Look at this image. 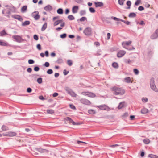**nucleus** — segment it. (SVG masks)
Segmentation results:
<instances>
[{"instance_id":"1","label":"nucleus","mask_w":158,"mask_h":158,"mask_svg":"<svg viewBox=\"0 0 158 158\" xmlns=\"http://www.w3.org/2000/svg\"><path fill=\"white\" fill-rule=\"evenodd\" d=\"M111 90L113 92V94L115 95H123L125 92V91L124 89L116 86H114L111 88Z\"/></svg>"},{"instance_id":"2","label":"nucleus","mask_w":158,"mask_h":158,"mask_svg":"<svg viewBox=\"0 0 158 158\" xmlns=\"http://www.w3.org/2000/svg\"><path fill=\"white\" fill-rule=\"evenodd\" d=\"M150 86L152 89L156 92H158V89L156 87L154 84V78H152L151 79Z\"/></svg>"},{"instance_id":"3","label":"nucleus","mask_w":158,"mask_h":158,"mask_svg":"<svg viewBox=\"0 0 158 158\" xmlns=\"http://www.w3.org/2000/svg\"><path fill=\"white\" fill-rule=\"evenodd\" d=\"M81 94L93 98L96 96V95L94 93L88 92H83Z\"/></svg>"},{"instance_id":"4","label":"nucleus","mask_w":158,"mask_h":158,"mask_svg":"<svg viewBox=\"0 0 158 158\" xmlns=\"http://www.w3.org/2000/svg\"><path fill=\"white\" fill-rule=\"evenodd\" d=\"M80 101L82 104L86 105H90L91 103V102L89 101L84 98L81 99L80 100Z\"/></svg>"},{"instance_id":"5","label":"nucleus","mask_w":158,"mask_h":158,"mask_svg":"<svg viewBox=\"0 0 158 158\" xmlns=\"http://www.w3.org/2000/svg\"><path fill=\"white\" fill-rule=\"evenodd\" d=\"M83 32L85 35H89L92 34L91 29L89 27H87L84 30Z\"/></svg>"},{"instance_id":"6","label":"nucleus","mask_w":158,"mask_h":158,"mask_svg":"<svg viewBox=\"0 0 158 158\" xmlns=\"http://www.w3.org/2000/svg\"><path fill=\"white\" fill-rule=\"evenodd\" d=\"M158 38V29H157L151 36L150 38L151 39L154 40Z\"/></svg>"},{"instance_id":"7","label":"nucleus","mask_w":158,"mask_h":158,"mask_svg":"<svg viewBox=\"0 0 158 158\" xmlns=\"http://www.w3.org/2000/svg\"><path fill=\"white\" fill-rule=\"evenodd\" d=\"M32 16L33 17L35 20H38L40 18V16L39 15V12L37 11L33 12L32 14Z\"/></svg>"},{"instance_id":"8","label":"nucleus","mask_w":158,"mask_h":158,"mask_svg":"<svg viewBox=\"0 0 158 158\" xmlns=\"http://www.w3.org/2000/svg\"><path fill=\"white\" fill-rule=\"evenodd\" d=\"M126 53V52L125 51L120 50L118 52L117 56L118 57H121L123 56Z\"/></svg>"},{"instance_id":"9","label":"nucleus","mask_w":158,"mask_h":158,"mask_svg":"<svg viewBox=\"0 0 158 158\" xmlns=\"http://www.w3.org/2000/svg\"><path fill=\"white\" fill-rule=\"evenodd\" d=\"M12 17L16 19H18L20 21H22L23 20V19L20 15H12Z\"/></svg>"},{"instance_id":"10","label":"nucleus","mask_w":158,"mask_h":158,"mask_svg":"<svg viewBox=\"0 0 158 158\" xmlns=\"http://www.w3.org/2000/svg\"><path fill=\"white\" fill-rule=\"evenodd\" d=\"M97 107L101 110H107L109 109V107L106 105L98 106Z\"/></svg>"},{"instance_id":"11","label":"nucleus","mask_w":158,"mask_h":158,"mask_svg":"<svg viewBox=\"0 0 158 158\" xmlns=\"http://www.w3.org/2000/svg\"><path fill=\"white\" fill-rule=\"evenodd\" d=\"M13 38L17 42H20L22 40L21 37L19 35H14L13 36Z\"/></svg>"},{"instance_id":"12","label":"nucleus","mask_w":158,"mask_h":158,"mask_svg":"<svg viewBox=\"0 0 158 158\" xmlns=\"http://www.w3.org/2000/svg\"><path fill=\"white\" fill-rule=\"evenodd\" d=\"M132 43L131 41H125L123 42L122 43V45L123 47L125 48H126L125 47L126 45H130Z\"/></svg>"},{"instance_id":"13","label":"nucleus","mask_w":158,"mask_h":158,"mask_svg":"<svg viewBox=\"0 0 158 158\" xmlns=\"http://www.w3.org/2000/svg\"><path fill=\"white\" fill-rule=\"evenodd\" d=\"M44 10L47 11H50L52 9V7L50 5H48L44 7Z\"/></svg>"},{"instance_id":"14","label":"nucleus","mask_w":158,"mask_h":158,"mask_svg":"<svg viewBox=\"0 0 158 158\" xmlns=\"http://www.w3.org/2000/svg\"><path fill=\"white\" fill-rule=\"evenodd\" d=\"M54 23H53V25L54 26H56V25H58L60 23H61V22L62 23L63 22V20L62 19H60V20H58L56 21H54Z\"/></svg>"},{"instance_id":"15","label":"nucleus","mask_w":158,"mask_h":158,"mask_svg":"<svg viewBox=\"0 0 158 158\" xmlns=\"http://www.w3.org/2000/svg\"><path fill=\"white\" fill-rule=\"evenodd\" d=\"M94 4L96 7H101L103 6V3L101 2H94Z\"/></svg>"},{"instance_id":"16","label":"nucleus","mask_w":158,"mask_h":158,"mask_svg":"<svg viewBox=\"0 0 158 158\" xmlns=\"http://www.w3.org/2000/svg\"><path fill=\"white\" fill-rule=\"evenodd\" d=\"M78 10V7L77 6H74L72 8V11L73 13H76Z\"/></svg>"},{"instance_id":"17","label":"nucleus","mask_w":158,"mask_h":158,"mask_svg":"<svg viewBox=\"0 0 158 158\" xmlns=\"http://www.w3.org/2000/svg\"><path fill=\"white\" fill-rule=\"evenodd\" d=\"M38 151L41 153H47L48 152V151L46 149H43L41 148H39Z\"/></svg>"},{"instance_id":"18","label":"nucleus","mask_w":158,"mask_h":158,"mask_svg":"<svg viewBox=\"0 0 158 158\" xmlns=\"http://www.w3.org/2000/svg\"><path fill=\"white\" fill-rule=\"evenodd\" d=\"M124 81L125 82L127 83H129L130 82H132V81H131V80L130 77H127L124 79Z\"/></svg>"},{"instance_id":"19","label":"nucleus","mask_w":158,"mask_h":158,"mask_svg":"<svg viewBox=\"0 0 158 158\" xmlns=\"http://www.w3.org/2000/svg\"><path fill=\"white\" fill-rule=\"evenodd\" d=\"M65 23L64 22H63L62 23H61L60 24V26L61 27H59L58 28H56V31H60V30L62 29V27H63L65 25Z\"/></svg>"},{"instance_id":"20","label":"nucleus","mask_w":158,"mask_h":158,"mask_svg":"<svg viewBox=\"0 0 158 158\" xmlns=\"http://www.w3.org/2000/svg\"><path fill=\"white\" fill-rule=\"evenodd\" d=\"M148 110L145 108H143L142 109L141 111V112L143 114H145L148 113Z\"/></svg>"},{"instance_id":"21","label":"nucleus","mask_w":158,"mask_h":158,"mask_svg":"<svg viewBox=\"0 0 158 158\" xmlns=\"http://www.w3.org/2000/svg\"><path fill=\"white\" fill-rule=\"evenodd\" d=\"M64 88V90L68 94L72 90L69 87L67 86H65Z\"/></svg>"},{"instance_id":"22","label":"nucleus","mask_w":158,"mask_h":158,"mask_svg":"<svg viewBox=\"0 0 158 158\" xmlns=\"http://www.w3.org/2000/svg\"><path fill=\"white\" fill-rule=\"evenodd\" d=\"M8 136L10 137H13L16 135V134L14 132H8Z\"/></svg>"},{"instance_id":"23","label":"nucleus","mask_w":158,"mask_h":158,"mask_svg":"<svg viewBox=\"0 0 158 158\" xmlns=\"http://www.w3.org/2000/svg\"><path fill=\"white\" fill-rule=\"evenodd\" d=\"M124 103H125L124 102H121L119 103V104L118 106V108L119 109H121L124 106Z\"/></svg>"},{"instance_id":"24","label":"nucleus","mask_w":158,"mask_h":158,"mask_svg":"<svg viewBox=\"0 0 158 158\" xmlns=\"http://www.w3.org/2000/svg\"><path fill=\"white\" fill-rule=\"evenodd\" d=\"M126 4L128 6V7H127L126 9H130V7L131 4V1L129 0L127 1Z\"/></svg>"},{"instance_id":"25","label":"nucleus","mask_w":158,"mask_h":158,"mask_svg":"<svg viewBox=\"0 0 158 158\" xmlns=\"http://www.w3.org/2000/svg\"><path fill=\"white\" fill-rule=\"evenodd\" d=\"M47 27V23L45 22L44 24L43 25L42 28H41V31H44L46 29Z\"/></svg>"},{"instance_id":"26","label":"nucleus","mask_w":158,"mask_h":158,"mask_svg":"<svg viewBox=\"0 0 158 158\" xmlns=\"http://www.w3.org/2000/svg\"><path fill=\"white\" fill-rule=\"evenodd\" d=\"M27 6H23L21 9V11L22 12H24L27 11Z\"/></svg>"},{"instance_id":"27","label":"nucleus","mask_w":158,"mask_h":158,"mask_svg":"<svg viewBox=\"0 0 158 158\" xmlns=\"http://www.w3.org/2000/svg\"><path fill=\"white\" fill-rule=\"evenodd\" d=\"M0 45L3 46H7L8 45L7 43L3 42L2 40H0Z\"/></svg>"},{"instance_id":"28","label":"nucleus","mask_w":158,"mask_h":158,"mask_svg":"<svg viewBox=\"0 0 158 158\" xmlns=\"http://www.w3.org/2000/svg\"><path fill=\"white\" fill-rule=\"evenodd\" d=\"M30 23V22L29 21H26L24 22L22 24L23 26H25L26 25H29Z\"/></svg>"},{"instance_id":"29","label":"nucleus","mask_w":158,"mask_h":158,"mask_svg":"<svg viewBox=\"0 0 158 158\" xmlns=\"http://www.w3.org/2000/svg\"><path fill=\"white\" fill-rule=\"evenodd\" d=\"M54 111L51 109L47 110V112L48 114H52L54 113Z\"/></svg>"},{"instance_id":"30","label":"nucleus","mask_w":158,"mask_h":158,"mask_svg":"<svg viewBox=\"0 0 158 158\" xmlns=\"http://www.w3.org/2000/svg\"><path fill=\"white\" fill-rule=\"evenodd\" d=\"M69 94L74 97H76L77 96V95L72 90Z\"/></svg>"},{"instance_id":"31","label":"nucleus","mask_w":158,"mask_h":158,"mask_svg":"<svg viewBox=\"0 0 158 158\" xmlns=\"http://www.w3.org/2000/svg\"><path fill=\"white\" fill-rule=\"evenodd\" d=\"M136 16V14L134 13H131L129 15L130 18L135 17Z\"/></svg>"},{"instance_id":"32","label":"nucleus","mask_w":158,"mask_h":158,"mask_svg":"<svg viewBox=\"0 0 158 158\" xmlns=\"http://www.w3.org/2000/svg\"><path fill=\"white\" fill-rule=\"evenodd\" d=\"M56 62L58 64H62L63 62V60L61 58H58L56 61Z\"/></svg>"},{"instance_id":"33","label":"nucleus","mask_w":158,"mask_h":158,"mask_svg":"<svg viewBox=\"0 0 158 158\" xmlns=\"http://www.w3.org/2000/svg\"><path fill=\"white\" fill-rule=\"evenodd\" d=\"M112 66L115 68H117L118 67V65L117 63L114 62L112 64Z\"/></svg>"},{"instance_id":"34","label":"nucleus","mask_w":158,"mask_h":158,"mask_svg":"<svg viewBox=\"0 0 158 158\" xmlns=\"http://www.w3.org/2000/svg\"><path fill=\"white\" fill-rule=\"evenodd\" d=\"M0 36H2L4 35H5L6 34H7L6 32H5V30H3L0 32Z\"/></svg>"},{"instance_id":"35","label":"nucleus","mask_w":158,"mask_h":158,"mask_svg":"<svg viewBox=\"0 0 158 158\" xmlns=\"http://www.w3.org/2000/svg\"><path fill=\"white\" fill-rule=\"evenodd\" d=\"M88 113L90 114H94L95 113V111L91 109L88 110Z\"/></svg>"},{"instance_id":"36","label":"nucleus","mask_w":158,"mask_h":158,"mask_svg":"<svg viewBox=\"0 0 158 158\" xmlns=\"http://www.w3.org/2000/svg\"><path fill=\"white\" fill-rule=\"evenodd\" d=\"M149 157L150 158H158V156L152 154L149 155Z\"/></svg>"},{"instance_id":"37","label":"nucleus","mask_w":158,"mask_h":158,"mask_svg":"<svg viewBox=\"0 0 158 158\" xmlns=\"http://www.w3.org/2000/svg\"><path fill=\"white\" fill-rule=\"evenodd\" d=\"M57 13L60 14H62L63 13V10L61 8H59L57 10Z\"/></svg>"},{"instance_id":"38","label":"nucleus","mask_w":158,"mask_h":158,"mask_svg":"<svg viewBox=\"0 0 158 158\" xmlns=\"http://www.w3.org/2000/svg\"><path fill=\"white\" fill-rule=\"evenodd\" d=\"M68 19L70 20H73L74 19V17L72 15H69L68 17Z\"/></svg>"},{"instance_id":"39","label":"nucleus","mask_w":158,"mask_h":158,"mask_svg":"<svg viewBox=\"0 0 158 158\" xmlns=\"http://www.w3.org/2000/svg\"><path fill=\"white\" fill-rule=\"evenodd\" d=\"M125 0H118V3L121 5H123L124 4V2Z\"/></svg>"},{"instance_id":"40","label":"nucleus","mask_w":158,"mask_h":158,"mask_svg":"<svg viewBox=\"0 0 158 158\" xmlns=\"http://www.w3.org/2000/svg\"><path fill=\"white\" fill-rule=\"evenodd\" d=\"M37 82L39 84H41L42 82V78L40 77L37 79Z\"/></svg>"},{"instance_id":"41","label":"nucleus","mask_w":158,"mask_h":158,"mask_svg":"<svg viewBox=\"0 0 158 158\" xmlns=\"http://www.w3.org/2000/svg\"><path fill=\"white\" fill-rule=\"evenodd\" d=\"M68 64L69 66H71L73 64L72 61L70 60H68L67 61Z\"/></svg>"},{"instance_id":"42","label":"nucleus","mask_w":158,"mask_h":158,"mask_svg":"<svg viewBox=\"0 0 158 158\" xmlns=\"http://www.w3.org/2000/svg\"><path fill=\"white\" fill-rule=\"evenodd\" d=\"M2 129L3 130H4V131H6V130H8V127L5 126H4V125H3L2 126Z\"/></svg>"},{"instance_id":"43","label":"nucleus","mask_w":158,"mask_h":158,"mask_svg":"<svg viewBox=\"0 0 158 158\" xmlns=\"http://www.w3.org/2000/svg\"><path fill=\"white\" fill-rule=\"evenodd\" d=\"M141 2V0H137L135 2V5L136 6H138L140 3Z\"/></svg>"},{"instance_id":"44","label":"nucleus","mask_w":158,"mask_h":158,"mask_svg":"<svg viewBox=\"0 0 158 158\" xmlns=\"http://www.w3.org/2000/svg\"><path fill=\"white\" fill-rule=\"evenodd\" d=\"M87 20L86 18L85 17H83L81 18L80 20L81 22H83Z\"/></svg>"},{"instance_id":"45","label":"nucleus","mask_w":158,"mask_h":158,"mask_svg":"<svg viewBox=\"0 0 158 158\" xmlns=\"http://www.w3.org/2000/svg\"><path fill=\"white\" fill-rule=\"evenodd\" d=\"M47 73L48 74H50L52 73L53 72L52 70V69H49L47 70Z\"/></svg>"},{"instance_id":"46","label":"nucleus","mask_w":158,"mask_h":158,"mask_svg":"<svg viewBox=\"0 0 158 158\" xmlns=\"http://www.w3.org/2000/svg\"><path fill=\"white\" fill-rule=\"evenodd\" d=\"M86 14V11L85 10H81L80 12V15L81 16H82Z\"/></svg>"},{"instance_id":"47","label":"nucleus","mask_w":158,"mask_h":158,"mask_svg":"<svg viewBox=\"0 0 158 158\" xmlns=\"http://www.w3.org/2000/svg\"><path fill=\"white\" fill-rule=\"evenodd\" d=\"M89 10L91 13H94L95 11V9L92 7L90 8L89 9Z\"/></svg>"},{"instance_id":"48","label":"nucleus","mask_w":158,"mask_h":158,"mask_svg":"<svg viewBox=\"0 0 158 158\" xmlns=\"http://www.w3.org/2000/svg\"><path fill=\"white\" fill-rule=\"evenodd\" d=\"M133 71L136 75H138L139 73V71L137 69H134Z\"/></svg>"},{"instance_id":"49","label":"nucleus","mask_w":158,"mask_h":158,"mask_svg":"<svg viewBox=\"0 0 158 158\" xmlns=\"http://www.w3.org/2000/svg\"><path fill=\"white\" fill-rule=\"evenodd\" d=\"M66 36H67V35H66V34L64 33L63 34L60 35V37L61 38L64 39V38H65L66 37Z\"/></svg>"},{"instance_id":"50","label":"nucleus","mask_w":158,"mask_h":158,"mask_svg":"<svg viewBox=\"0 0 158 158\" xmlns=\"http://www.w3.org/2000/svg\"><path fill=\"white\" fill-rule=\"evenodd\" d=\"M142 101L144 102H147L148 101V98H142Z\"/></svg>"},{"instance_id":"51","label":"nucleus","mask_w":158,"mask_h":158,"mask_svg":"<svg viewBox=\"0 0 158 158\" xmlns=\"http://www.w3.org/2000/svg\"><path fill=\"white\" fill-rule=\"evenodd\" d=\"M28 62L30 64H32L34 63V61L32 59H30L28 60Z\"/></svg>"},{"instance_id":"52","label":"nucleus","mask_w":158,"mask_h":158,"mask_svg":"<svg viewBox=\"0 0 158 158\" xmlns=\"http://www.w3.org/2000/svg\"><path fill=\"white\" fill-rule=\"evenodd\" d=\"M39 69H40L39 67L38 66L35 67L34 69V70L35 71H39Z\"/></svg>"},{"instance_id":"53","label":"nucleus","mask_w":158,"mask_h":158,"mask_svg":"<svg viewBox=\"0 0 158 158\" xmlns=\"http://www.w3.org/2000/svg\"><path fill=\"white\" fill-rule=\"evenodd\" d=\"M75 2L78 3H82L83 1V0H75Z\"/></svg>"},{"instance_id":"54","label":"nucleus","mask_w":158,"mask_h":158,"mask_svg":"<svg viewBox=\"0 0 158 158\" xmlns=\"http://www.w3.org/2000/svg\"><path fill=\"white\" fill-rule=\"evenodd\" d=\"M144 9V7L142 6H140L138 8V10L139 11L143 10Z\"/></svg>"},{"instance_id":"55","label":"nucleus","mask_w":158,"mask_h":158,"mask_svg":"<svg viewBox=\"0 0 158 158\" xmlns=\"http://www.w3.org/2000/svg\"><path fill=\"white\" fill-rule=\"evenodd\" d=\"M128 116V113L126 112L125 113L123 114L122 115V116L124 117H127Z\"/></svg>"},{"instance_id":"56","label":"nucleus","mask_w":158,"mask_h":158,"mask_svg":"<svg viewBox=\"0 0 158 158\" xmlns=\"http://www.w3.org/2000/svg\"><path fill=\"white\" fill-rule=\"evenodd\" d=\"M34 39L35 40H38V36L36 35H34Z\"/></svg>"},{"instance_id":"57","label":"nucleus","mask_w":158,"mask_h":158,"mask_svg":"<svg viewBox=\"0 0 158 158\" xmlns=\"http://www.w3.org/2000/svg\"><path fill=\"white\" fill-rule=\"evenodd\" d=\"M68 73H69V71H66V70L64 69V70L63 74L64 75H67L68 74Z\"/></svg>"},{"instance_id":"58","label":"nucleus","mask_w":158,"mask_h":158,"mask_svg":"<svg viewBox=\"0 0 158 158\" xmlns=\"http://www.w3.org/2000/svg\"><path fill=\"white\" fill-rule=\"evenodd\" d=\"M37 48L39 50H40L41 49L40 45L39 44H38L37 45Z\"/></svg>"},{"instance_id":"59","label":"nucleus","mask_w":158,"mask_h":158,"mask_svg":"<svg viewBox=\"0 0 158 158\" xmlns=\"http://www.w3.org/2000/svg\"><path fill=\"white\" fill-rule=\"evenodd\" d=\"M70 107L71 109H73L75 110L76 109L75 107L73 105H70Z\"/></svg>"},{"instance_id":"60","label":"nucleus","mask_w":158,"mask_h":158,"mask_svg":"<svg viewBox=\"0 0 158 158\" xmlns=\"http://www.w3.org/2000/svg\"><path fill=\"white\" fill-rule=\"evenodd\" d=\"M143 142L145 144H148V139H144Z\"/></svg>"},{"instance_id":"61","label":"nucleus","mask_w":158,"mask_h":158,"mask_svg":"<svg viewBox=\"0 0 158 158\" xmlns=\"http://www.w3.org/2000/svg\"><path fill=\"white\" fill-rule=\"evenodd\" d=\"M44 65L46 67H48L49 66V64L48 62H46L44 64Z\"/></svg>"},{"instance_id":"62","label":"nucleus","mask_w":158,"mask_h":158,"mask_svg":"<svg viewBox=\"0 0 158 158\" xmlns=\"http://www.w3.org/2000/svg\"><path fill=\"white\" fill-rule=\"evenodd\" d=\"M139 25H142V26H144L145 24V23H144V22L143 21H141L140 23H138Z\"/></svg>"},{"instance_id":"63","label":"nucleus","mask_w":158,"mask_h":158,"mask_svg":"<svg viewBox=\"0 0 158 158\" xmlns=\"http://www.w3.org/2000/svg\"><path fill=\"white\" fill-rule=\"evenodd\" d=\"M31 91H32V89L31 88H27V92H28V93H30L31 92Z\"/></svg>"},{"instance_id":"64","label":"nucleus","mask_w":158,"mask_h":158,"mask_svg":"<svg viewBox=\"0 0 158 158\" xmlns=\"http://www.w3.org/2000/svg\"><path fill=\"white\" fill-rule=\"evenodd\" d=\"M131 62V61L130 59H127L125 60L126 63L130 64Z\"/></svg>"}]
</instances>
